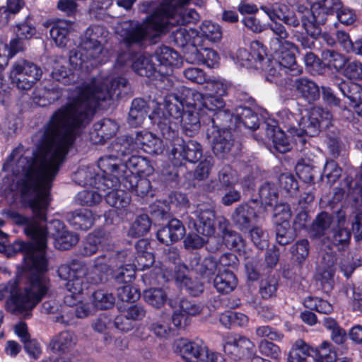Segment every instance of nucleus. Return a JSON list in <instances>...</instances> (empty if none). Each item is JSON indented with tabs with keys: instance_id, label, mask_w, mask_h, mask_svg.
Instances as JSON below:
<instances>
[{
	"instance_id": "f257e3e1",
	"label": "nucleus",
	"mask_w": 362,
	"mask_h": 362,
	"mask_svg": "<svg viewBox=\"0 0 362 362\" xmlns=\"http://www.w3.org/2000/svg\"><path fill=\"white\" fill-rule=\"evenodd\" d=\"M127 86L126 78H94L90 83L77 87L69 101L57 109L33 136L36 149L32 156H25L24 147L19 144L4 164V170L19 177L18 182L23 194L35 193L30 203L35 218L20 214L15 217L16 223L25 226V233L33 240V243L16 241L12 245L15 252L24 254L28 268L47 270L45 248L47 232L42 221H46L52 183L78 129L90 122L100 102L119 98Z\"/></svg>"
},
{
	"instance_id": "f03ea898",
	"label": "nucleus",
	"mask_w": 362,
	"mask_h": 362,
	"mask_svg": "<svg viewBox=\"0 0 362 362\" xmlns=\"http://www.w3.org/2000/svg\"><path fill=\"white\" fill-rule=\"evenodd\" d=\"M189 0H163L160 6L148 16L142 24L134 21L119 22L115 27V32L126 45L140 44L148 38H154L160 33L169 31L176 25H184L197 21L199 16L192 8H176L187 3Z\"/></svg>"
},
{
	"instance_id": "7ed1b4c3",
	"label": "nucleus",
	"mask_w": 362,
	"mask_h": 362,
	"mask_svg": "<svg viewBox=\"0 0 362 362\" xmlns=\"http://www.w3.org/2000/svg\"><path fill=\"white\" fill-rule=\"evenodd\" d=\"M25 268L32 272L27 286L23 291L14 293L17 281L9 282L7 286L0 285V301L4 298L6 291L11 293L7 301L8 310L14 315H21L24 317L31 315V310L47 295L50 288L49 279L44 274L45 271Z\"/></svg>"
},
{
	"instance_id": "20e7f679",
	"label": "nucleus",
	"mask_w": 362,
	"mask_h": 362,
	"mask_svg": "<svg viewBox=\"0 0 362 362\" xmlns=\"http://www.w3.org/2000/svg\"><path fill=\"white\" fill-rule=\"evenodd\" d=\"M157 110L163 111L169 119L168 125L177 131V124L180 122L182 132L187 136H194L200 129V111L190 99L182 95L179 97L175 93H170L164 98L163 104H160L151 113Z\"/></svg>"
},
{
	"instance_id": "39448f33",
	"label": "nucleus",
	"mask_w": 362,
	"mask_h": 362,
	"mask_svg": "<svg viewBox=\"0 0 362 362\" xmlns=\"http://www.w3.org/2000/svg\"><path fill=\"white\" fill-rule=\"evenodd\" d=\"M160 132L163 139L169 143L170 153L175 160L182 163L187 160L190 163L198 161L202 156V148L199 143L194 140H185L179 136V132L168 125L169 119L163 111L157 110L148 116Z\"/></svg>"
},
{
	"instance_id": "423d86ee",
	"label": "nucleus",
	"mask_w": 362,
	"mask_h": 362,
	"mask_svg": "<svg viewBox=\"0 0 362 362\" xmlns=\"http://www.w3.org/2000/svg\"><path fill=\"white\" fill-rule=\"evenodd\" d=\"M57 273L60 279L67 281L66 288L69 293L64 297V303L69 307L76 306L74 312L77 317H87L90 313L89 305L86 303L78 302V297L86 287L85 264L80 261L73 260L62 264L58 268Z\"/></svg>"
},
{
	"instance_id": "0eeeda50",
	"label": "nucleus",
	"mask_w": 362,
	"mask_h": 362,
	"mask_svg": "<svg viewBox=\"0 0 362 362\" xmlns=\"http://www.w3.org/2000/svg\"><path fill=\"white\" fill-rule=\"evenodd\" d=\"M332 115L320 107H313L310 110L300 111V117L295 134L298 136L303 134L309 136L317 135L321 129L332 125Z\"/></svg>"
},
{
	"instance_id": "6e6552de",
	"label": "nucleus",
	"mask_w": 362,
	"mask_h": 362,
	"mask_svg": "<svg viewBox=\"0 0 362 362\" xmlns=\"http://www.w3.org/2000/svg\"><path fill=\"white\" fill-rule=\"evenodd\" d=\"M182 94L189 97L194 105L203 113L206 111L211 113V122L212 125L217 124L218 120L228 121L230 119L231 113L228 110H223L225 102L221 97L213 95H203L202 93L190 88H182Z\"/></svg>"
},
{
	"instance_id": "1a4fd4ad",
	"label": "nucleus",
	"mask_w": 362,
	"mask_h": 362,
	"mask_svg": "<svg viewBox=\"0 0 362 362\" xmlns=\"http://www.w3.org/2000/svg\"><path fill=\"white\" fill-rule=\"evenodd\" d=\"M175 352L185 362H224L220 354H209L208 348L202 341H189L185 339L175 342Z\"/></svg>"
},
{
	"instance_id": "9d476101",
	"label": "nucleus",
	"mask_w": 362,
	"mask_h": 362,
	"mask_svg": "<svg viewBox=\"0 0 362 362\" xmlns=\"http://www.w3.org/2000/svg\"><path fill=\"white\" fill-rule=\"evenodd\" d=\"M129 66L136 74L146 77L152 76L158 69L152 55L141 54L130 50L119 53L115 63V68L118 69Z\"/></svg>"
},
{
	"instance_id": "9b49d317",
	"label": "nucleus",
	"mask_w": 362,
	"mask_h": 362,
	"mask_svg": "<svg viewBox=\"0 0 362 362\" xmlns=\"http://www.w3.org/2000/svg\"><path fill=\"white\" fill-rule=\"evenodd\" d=\"M109 32L101 25L88 27L81 39L80 47L86 53V58L98 59L103 62L100 57L103 53V45L107 40Z\"/></svg>"
},
{
	"instance_id": "f8f14e48",
	"label": "nucleus",
	"mask_w": 362,
	"mask_h": 362,
	"mask_svg": "<svg viewBox=\"0 0 362 362\" xmlns=\"http://www.w3.org/2000/svg\"><path fill=\"white\" fill-rule=\"evenodd\" d=\"M41 76V69L33 62L25 59L16 62L10 73L13 83L23 90L30 89Z\"/></svg>"
},
{
	"instance_id": "ddd939ff",
	"label": "nucleus",
	"mask_w": 362,
	"mask_h": 362,
	"mask_svg": "<svg viewBox=\"0 0 362 362\" xmlns=\"http://www.w3.org/2000/svg\"><path fill=\"white\" fill-rule=\"evenodd\" d=\"M206 137L216 156L226 158L231 152L234 141L231 132L227 129H219L218 124L207 129Z\"/></svg>"
},
{
	"instance_id": "4468645a",
	"label": "nucleus",
	"mask_w": 362,
	"mask_h": 362,
	"mask_svg": "<svg viewBox=\"0 0 362 362\" xmlns=\"http://www.w3.org/2000/svg\"><path fill=\"white\" fill-rule=\"evenodd\" d=\"M254 348V343L245 337L227 334L223 337V351L235 361L251 354Z\"/></svg>"
},
{
	"instance_id": "2eb2a0df",
	"label": "nucleus",
	"mask_w": 362,
	"mask_h": 362,
	"mask_svg": "<svg viewBox=\"0 0 362 362\" xmlns=\"http://www.w3.org/2000/svg\"><path fill=\"white\" fill-rule=\"evenodd\" d=\"M257 201H252L235 208L232 220L240 230H248L257 221L261 214L260 210H262V207L257 209Z\"/></svg>"
},
{
	"instance_id": "dca6fc26",
	"label": "nucleus",
	"mask_w": 362,
	"mask_h": 362,
	"mask_svg": "<svg viewBox=\"0 0 362 362\" xmlns=\"http://www.w3.org/2000/svg\"><path fill=\"white\" fill-rule=\"evenodd\" d=\"M74 180L79 185L91 186L100 192L112 189L113 183L117 182L115 179L105 182L103 175L95 173V170L90 167L78 169L74 174Z\"/></svg>"
},
{
	"instance_id": "f3484780",
	"label": "nucleus",
	"mask_w": 362,
	"mask_h": 362,
	"mask_svg": "<svg viewBox=\"0 0 362 362\" xmlns=\"http://www.w3.org/2000/svg\"><path fill=\"white\" fill-rule=\"evenodd\" d=\"M152 57L158 67L156 71L161 75H169L171 73L172 67L177 66L180 61L179 54L167 46L158 47Z\"/></svg>"
},
{
	"instance_id": "a211bd4d",
	"label": "nucleus",
	"mask_w": 362,
	"mask_h": 362,
	"mask_svg": "<svg viewBox=\"0 0 362 362\" xmlns=\"http://www.w3.org/2000/svg\"><path fill=\"white\" fill-rule=\"evenodd\" d=\"M272 21L277 20L283 21L286 25L294 28L300 25V21L296 15L290 11L288 6L282 3H274L273 4H266L260 6Z\"/></svg>"
},
{
	"instance_id": "6ab92c4d",
	"label": "nucleus",
	"mask_w": 362,
	"mask_h": 362,
	"mask_svg": "<svg viewBox=\"0 0 362 362\" xmlns=\"http://www.w3.org/2000/svg\"><path fill=\"white\" fill-rule=\"evenodd\" d=\"M193 215L197 221L195 223L197 233L204 236H211L214 233L215 214L209 204H201L197 205Z\"/></svg>"
},
{
	"instance_id": "aec40b11",
	"label": "nucleus",
	"mask_w": 362,
	"mask_h": 362,
	"mask_svg": "<svg viewBox=\"0 0 362 362\" xmlns=\"http://www.w3.org/2000/svg\"><path fill=\"white\" fill-rule=\"evenodd\" d=\"M288 88L294 90L309 103L320 98V92L317 84L307 77H296L290 79Z\"/></svg>"
},
{
	"instance_id": "412c9836",
	"label": "nucleus",
	"mask_w": 362,
	"mask_h": 362,
	"mask_svg": "<svg viewBox=\"0 0 362 362\" xmlns=\"http://www.w3.org/2000/svg\"><path fill=\"white\" fill-rule=\"evenodd\" d=\"M121 165L120 158L115 153H110V155L101 157L98 161V168L102 171L105 182L117 180L113 183L112 188L122 182Z\"/></svg>"
},
{
	"instance_id": "4be33fe9",
	"label": "nucleus",
	"mask_w": 362,
	"mask_h": 362,
	"mask_svg": "<svg viewBox=\"0 0 362 362\" xmlns=\"http://www.w3.org/2000/svg\"><path fill=\"white\" fill-rule=\"evenodd\" d=\"M276 56V61L290 71L291 75L297 76L302 73V68L296 64L295 53L297 47L291 42H284L278 50H272Z\"/></svg>"
},
{
	"instance_id": "5701e85b",
	"label": "nucleus",
	"mask_w": 362,
	"mask_h": 362,
	"mask_svg": "<svg viewBox=\"0 0 362 362\" xmlns=\"http://www.w3.org/2000/svg\"><path fill=\"white\" fill-rule=\"evenodd\" d=\"M52 227L57 228V233H52V235L56 236L55 245L58 249L62 250H69L78 243L79 239L78 235L75 233L64 230V226L61 221L56 220L51 222L49 226L46 227L47 235L50 233Z\"/></svg>"
},
{
	"instance_id": "b1692460",
	"label": "nucleus",
	"mask_w": 362,
	"mask_h": 362,
	"mask_svg": "<svg viewBox=\"0 0 362 362\" xmlns=\"http://www.w3.org/2000/svg\"><path fill=\"white\" fill-rule=\"evenodd\" d=\"M186 60L191 64H203L209 68L216 67L219 62L218 53L210 48H193L186 55Z\"/></svg>"
},
{
	"instance_id": "393cba45",
	"label": "nucleus",
	"mask_w": 362,
	"mask_h": 362,
	"mask_svg": "<svg viewBox=\"0 0 362 362\" xmlns=\"http://www.w3.org/2000/svg\"><path fill=\"white\" fill-rule=\"evenodd\" d=\"M265 133L269 140L272 142L273 147L276 151L285 153L291 150L290 138L286 136L284 132L279 127L267 124Z\"/></svg>"
},
{
	"instance_id": "a878e982",
	"label": "nucleus",
	"mask_w": 362,
	"mask_h": 362,
	"mask_svg": "<svg viewBox=\"0 0 362 362\" xmlns=\"http://www.w3.org/2000/svg\"><path fill=\"white\" fill-rule=\"evenodd\" d=\"M189 266L195 273L204 278H209L217 270L218 262L212 256L202 258L198 255H194L190 259Z\"/></svg>"
},
{
	"instance_id": "bb28decb",
	"label": "nucleus",
	"mask_w": 362,
	"mask_h": 362,
	"mask_svg": "<svg viewBox=\"0 0 362 362\" xmlns=\"http://www.w3.org/2000/svg\"><path fill=\"white\" fill-rule=\"evenodd\" d=\"M118 129L117 124L110 119H103L94 124L90 139L93 143H102L115 134Z\"/></svg>"
},
{
	"instance_id": "cd10ccee",
	"label": "nucleus",
	"mask_w": 362,
	"mask_h": 362,
	"mask_svg": "<svg viewBox=\"0 0 362 362\" xmlns=\"http://www.w3.org/2000/svg\"><path fill=\"white\" fill-rule=\"evenodd\" d=\"M121 183L124 188L138 197H144L151 193L150 181L146 178L139 177L134 173L125 175Z\"/></svg>"
},
{
	"instance_id": "c85d7f7f",
	"label": "nucleus",
	"mask_w": 362,
	"mask_h": 362,
	"mask_svg": "<svg viewBox=\"0 0 362 362\" xmlns=\"http://www.w3.org/2000/svg\"><path fill=\"white\" fill-rule=\"evenodd\" d=\"M134 141L136 144V149L141 148L150 154H158L162 151L161 141L151 132L146 131L138 132Z\"/></svg>"
},
{
	"instance_id": "c756f323",
	"label": "nucleus",
	"mask_w": 362,
	"mask_h": 362,
	"mask_svg": "<svg viewBox=\"0 0 362 362\" xmlns=\"http://www.w3.org/2000/svg\"><path fill=\"white\" fill-rule=\"evenodd\" d=\"M340 3L339 0H321L315 4L311 8V17L319 23H325L326 16L339 11Z\"/></svg>"
},
{
	"instance_id": "7c9ffc66",
	"label": "nucleus",
	"mask_w": 362,
	"mask_h": 362,
	"mask_svg": "<svg viewBox=\"0 0 362 362\" xmlns=\"http://www.w3.org/2000/svg\"><path fill=\"white\" fill-rule=\"evenodd\" d=\"M76 341L77 338L74 332L64 331L54 336L49 346L54 352H66L72 349Z\"/></svg>"
},
{
	"instance_id": "2f4dec72",
	"label": "nucleus",
	"mask_w": 362,
	"mask_h": 362,
	"mask_svg": "<svg viewBox=\"0 0 362 362\" xmlns=\"http://www.w3.org/2000/svg\"><path fill=\"white\" fill-rule=\"evenodd\" d=\"M67 220L75 229L86 230L92 227L95 218L91 211L81 209L69 214Z\"/></svg>"
},
{
	"instance_id": "473e14b6",
	"label": "nucleus",
	"mask_w": 362,
	"mask_h": 362,
	"mask_svg": "<svg viewBox=\"0 0 362 362\" xmlns=\"http://www.w3.org/2000/svg\"><path fill=\"white\" fill-rule=\"evenodd\" d=\"M237 182L235 172L230 166H224L218 174V180H212L207 185L209 191L214 192L228 187Z\"/></svg>"
},
{
	"instance_id": "72a5a7b5",
	"label": "nucleus",
	"mask_w": 362,
	"mask_h": 362,
	"mask_svg": "<svg viewBox=\"0 0 362 362\" xmlns=\"http://www.w3.org/2000/svg\"><path fill=\"white\" fill-rule=\"evenodd\" d=\"M238 281L235 274L224 269L223 272H218L214 280V286L216 291L221 293H229L237 286Z\"/></svg>"
},
{
	"instance_id": "f704fd0d",
	"label": "nucleus",
	"mask_w": 362,
	"mask_h": 362,
	"mask_svg": "<svg viewBox=\"0 0 362 362\" xmlns=\"http://www.w3.org/2000/svg\"><path fill=\"white\" fill-rule=\"evenodd\" d=\"M148 112L146 102L141 98L134 99L129 112L128 123L133 127H137L144 122Z\"/></svg>"
},
{
	"instance_id": "c9c22d12",
	"label": "nucleus",
	"mask_w": 362,
	"mask_h": 362,
	"mask_svg": "<svg viewBox=\"0 0 362 362\" xmlns=\"http://www.w3.org/2000/svg\"><path fill=\"white\" fill-rule=\"evenodd\" d=\"M136 150L135 141L128 136L117 137L108 147L109 153H115L120 159L122 156L132 153Z\"/></svg>"
},
{
	"instance_id": "e433bc0d",
	"label": "nucleus",
	"mask_w": 362,
	"mask_h": 362,
	"mask_svg": "<svg viewBox=\"0 0 362 362\" xmlns=\"http://www.w3.org/2000/svg\"><path fill=\"white\" fill-rule=\"evenodd\" d=\"M71 28L72 24L68 21H59L52 25L49 34L57 46L64 47L66 45Z\"/></svg>"
},
{
	"instance_id": "4c0bfd02",
	"label": "nucleus",
	"mask_w": 362,
	"mask_h": 362,
	"mask_svg": "<svg viewBox=\"0 0 362 362\" xmlns=\"http://www.w3.org/2000/svg\"><path fill=\"white\" fill-rule=\"evenodd\" d=\"M342 95L348 98L354 107L362 102V86L350 81H341L337 84Z\"/></svg>"
},
{
	"instance_id": "58836bf2",
	"label": "nucleus",
	"mask_w": 362,
	"mask_h": 362,
	"mask_svg": "<svg viewBox=\"0 0 362 362\" xmlns=\"http://www.w3.org/2000/svg\"><path fill=\"white\" fill-rule=\"evenodd\" d=\"M69 62L71 66L75 69L88 70L90 66H96L102 62L93 58H86V52L78 46L77 49H73L70 52Z\"/></svg>"
},
{
	"instance_id": "ea45409f",
	"label": "nucleus",
	"mask_w": 362,
	"mask_h": 362,
	"mask_svg": "<svg viewBox=\"0 0 362 362\" xmlns=\"http://www.w3.org/2000/svg\"><path fill=\"white\" fill-rule=\"evenodd\" d=\"M332 222V218L328 213H320L312 223L310 235L313 238H319L327 235Z\"/></svg>"
},
{
	"instance_id": "a19ab883",
	"label": "nucleus",
	"mask_w": 362,
	"mask_h": 362,
	"mask_svg": "<svg viewBox=\"0 0 362 362\" xmlns=\"http://www.w3.org/2000/svg\"><path fill=\"white\" fill-rule=\"evenodd\" d=\"M235 122L250 129H256L259 127V119L256 113L250 108L239 107L236 109L235 115Z\"/></svg>"
},
{
	"instance_id": "79ce46f5",
	"label": "nucleus",
	"mask_w": 362,
	"mask_h": 362,
	"mask_svg": "<svg viewBox=\"0 0 362 362\" xmlns=\"http://www.w3.org/2000/svg\"><path fill=\"white\" fill-rule=\"evenodd\" d=\"M148 165V160L141 156H132L124 163H122V180L125 177L127 174L134 173L136 175L140 173H144Z\"/></svg>"
},
{
	"instance_id": "37998d69",
	"label": "nucleus",
	"mask_w": 362,
	"mask_h": 362,
	"mask_svg": "<svg viewBox=\"0 0 362 362\" xmlns=\"http://www.w3.org/2000/svg\"><path fill=\"white\" fill-rule=\"evenodd\" d=\"M298 11L305 13L301 18V21L307 34L313 39H317L321 34L320 25L325 23H319L311 17L313 11L303 6L298 7Z\"/></svg>"
},
{
	"instance_id": "c03bdc74",
	"label": "nucleus",
	"mask_w": 362,
	"mask_h": 362,
	"mask_svg": "<svg viewBox=\"0 0 362 362\" xmlns=\"http://www.w3.org/2000/svg\"><path fill=\"white\" fill-rule=\"evenodd\" d=\"M289 72L290 71H287L274 59L269 62L266 78L267 81L276 83H282L284 81L285 84L288 86L291 79L288 76Z\"/></svg>"
},
{
	"instance_id": "a18cd8bd",
	"label": "nucleus",
	"mask_w": 362,
	"mask_h": 362,
	"mask_svg": "<svg viewBox=\"0 0 362 362\" xmlns=\"http://www.w3.org/2000/svg\"><path fill=\"white\" fill-rule=\"evenodd\" d=\"M106 202L111 206L118 209H125L130 203V197L123 189H112L105 193L103 192Z\"/></svg>"
},
{
	"instance_id": "49530a36",
	"label": "nucleus",
	"mask_w": 362,
	"mask_h": 362,
	"mask_svg": "<svg viewBox=\"0 0 362 362\" xmlns=\"http://www.w3.org/2000/svg\"><path fill=\"white\" fill-rule=\"evenodd\" d=\"M268 26L274 35L269 40L271 50H278L280 45L284 44V42H289V41L286 40L289 35L288 33L283 24L276 21H272Z\"/></svg>"
},
{
	"instance_id": "de8ad7c7",
	"label": "nucleus",
	"mask_w": 362,
	"mask_h": 362,
	"mask_svg": "<svg viewBox=\"0 0 362 362\" xmlns=\"http://www.w3.org/2000/svg\"><path fill=\"white\" fill-rule=\"evenodd\" d=\"M312 349L302 339H298L288 352L287 362H305Z\"/></svg>"
},
{
	"instance_id": "09e8293b",
	"label": "nucleus",
	"mask_w": 362,
	"mask_h": 362,
	"mask_svg": "<svg viewBox=\"0 0 362 362\" xmlns=\"http://www.w3.org/2000/svg\"><path fill=\"white\" fill-rule=\"evenodd\" d=\"M148 245L147 241L145 240H140L136 244L138 252L136 262L141 269L149 268L154 262L153 253L144 250L147 249Z\"/></svg>"
},
{
	"instance_id": "8fccbe9b",
	"label": "nucleus",
	"mask_w": 362,
	"mask_h": 362,
	"mask_svg": "<svg viewBox=\"0 0 362 362\" xmlns=\"http://www.w3.org/2000/svg\"><path fill=\"white\" fill-rule=\"evenodd\" d=\"M151 227V221L146 214L137 216L132 224L128 234L131 237L137 238L146 235Z\"/></svg>"
},
{
	"instance_id": "3c124183",
	"label": "nucleus",
	"mask_w": 362,
	"mask_h": 362,
	"mask_svg": "<svg viewBox=\"0 0 362 362\" xmlns=\"http://www.w3.org/2000/svg\"><path fill=\"white\" fill-rule=\"evenodd\" d=\"M305 307L319 313L328 315L333 310L332 305L326 300L318 297L308 296L304 299Z\"/></svg>"
},
{
	"instance_id": "603ef678",
	"label": "nucleus",
	"mask_w": 362,
	"mask_h": 362,
	"mask_svg": "<svg viewBox=\"0 0 362 362\" xmlns=\"http://www.w3.org/2000/svg\"><path fill=\"white\" fill-rule=\"evenodd\" d=\"M259 196L262 204L272 206L277 202V189L274 184L265 182L259 189Z\"/></svg>"
},
{
	"instance_id": "864d4df0",
	"label": "nucleus",
	"mask_w": 362,
	"mask_h": 362,
	"mask_svg": "<svg viewBox=\"0 0 362 362\" xmlns=\"http://www.w3.org/2000/svg\"><path fill=\"white\" fill-rule=\"evenodd\" d=\"M144 300L155 308H160L166 301L167 295L161 288H149L144 292Z\"/></svg>"
},
{
	"instance_id": "5fc2aeb1",
	"label": "nucleus",
	"mask_w": 362,
	"mask_h": 362,
	"mask_svg": "<svg viewBox=\"0 0 362 362\" xmlns=\"http://www.w3.org/2000/svg\"><path fill=\"white\" fill-rule=\"evenodd\" d=\"M223 240L227 247L240 251L245 247V241L240 234L224 228L223 230Z\"/></svg>"
},
{
	"instance_id": "6e6d98bb",
	"label": "nucleus",
	"mask_w": 362,
	"mask_h": 362,
	"mask_svg": "<svg viewBox=\"0 0 362 362\" xmlns=\"http://www.w3.org/2000/svg\"><path fill=\"white\" fill-rule=\"evenodd\" d=\"M103 194L92 190H83L79 192L76 197V202L82 206H93L100 203Z\"/></svg>"
},
{
	"instance_id": "4d7b16f0",
	"label": "nucleus",
	"mask_w": 362,
	"mask_h": 362,
	"mask_svg": "<svg viewBox=\"0 0 362 362\" xmlns=\"http://www.w3.org/2000/svg\"><path fill=\"white\" fill-rule=\"evenodd\" d=\"M93 305L100 310L111 308L115 303V297L103 290H98L93 294Z\"/></svg>"
},
{
	"instance_id": "13d9d810",
	"label": "nucleus",
	"mask_w": 362,
	"mask_h": 362,
	"mask_svg": "<svg viewBox=\"0 0 362 362\" xmlns=\"http://www.w3.org/2000/svg\"><path fill=\"white\" fill-rule=\"evenodd\" d=\"M300 110H298V113H293L288 110H283L279 112V117L284 124V128L292 136L296 135L295 130L297 129Z\"/></svg>"
},
{
	"instance_id": "bf43d9fd",
	"label": "nucleus",
	"mask_w": 362,
	"mask_h": 362,
	"mask_svg": "<svg viewBox=\"0 0 362 362\" xmlns=\"http://www.w3.org/2000/svg\"><path fill=\"white\" fill-rule=\"evenodd\" d=\"M205 83V89L210 92L207 95H213L216 97L222 98L226 94L229 87V84L221 78L206 79Z\"/></svg>"
},
{
	"instance_id": "052dcab7",
	"label": "nucleus",
	"mask_w": 362,
	"mask_h": 362,
	"mask_svg": "<svg viewBox=\"0 0 362 362\" xmlns=\"http://www.w3.org/2000/svg\"><path fill=\"white\" fill-rule=\"evenodd\" d=\"M321 57L325 64L334 69L341 68L346 62L344 56L332 49L322 50Z\"/></svg>"
},
{
	"instance_id": "680f3d73",
	"label": "nucleus",
	"mask_w": 362,
	"mask_h": 362,
	"mask_svg": "<svg viewBox=\"0 0 362 362\" xmlns=\"http://www.w3.org/2000/svg\"><path fill=\"white\" fill-rule=\"evenodd\" d=\"M259 352L267 357H269L273 360H278L281 356V349L280 347L274 344L272 341H269L267 339H262L258 344Z\"/></svg>"
},
{
	"instance_id": "e2e57ef3",
	"label": "nucleus",
	"mask_w": 362,
	"mask_h": 362,
	"mask_svg": "<svg viewBox=\"0 0 362 362\" xmlns=\"http://www.w3.org/2000/svg\"><path fill=\"white\" fill-rule=\"evenodd\" d=\"M341 173L342 170L339 165L334 160H330L327 161L324 166L322 176L332 185L340 177Z\"/></svg>"
},
{
	"instance_id": "0e129e2a",
	"label": "nucleus",
	"mask_w": 362,
	"mask_h": 362,
	"mask_svg": "<svg viewBox=\"0 0 362 362\" xmlns=\"http://www.w3.org/2000/svg\"><path fill=\"white\" fill-rule=\"evenodd\" d=\"M255 334L257 338L271 341H281L284 338L283 333L277 331L269 325L258 326L255 329Z\"/></svg>"
},
{
	"instance_id": "69168bd1",
	"label": "nucleus",
	"mask_w": 362,
	"mask_h": 362,
	"mask_svg": "<svg viewBox=\"0 0 362 362\" xmlns=\"http://www.w3.org/2000/svg\"><path fill=\"white\" fill-rule=\"evenodd\" d=\"M202 34L209 40L216 42L221 38L222 33L218 25L211 21H204L200 27Z\"/></svg>"
},
{
	"instance_id": "338daca9",
	"label": "nucleus",
	"mask_w": 362,
	"mask_h": 362,
	"mask_svg": "<svg viewBox=\"0 0 362 362\" xmlns=\"http://www.w3.org/2000/svg\"><path fill=\"white\" fill-rule=\"evenodd\" d=\"M52 78L63 84H69L74 81V76L71 70L60 63H56L52 71Z\"/></svg>"
},
{
	"instance_id": "774afa93",
	"label": "nucleus",
	"mask_w": 362,
	"mask_h": 362,
	"mask_svg": "<svg viewBox=\"0 0 362 362\" xmlns=\"http://www.w3.org/2000/svg\"><path fill=\"white\" fill-rule=\"evenodd\" d=\"M117 296L122 301H135L139 298L140 292L136 287L128 283L118 287Z\"/></svg>"
}]
</instances>
